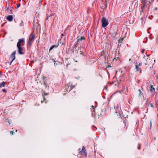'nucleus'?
I'll return each instance as SVG.
<instances>
[{
	"mask_svg": "<svg viewBox=\"0 0 158 158\" xmlns=\"http://www.w3.org/2000/svg\"><path fill=\"white\" fill-rule=\"evenodd\" d=\"M150 106H151V107H153V108L154 107L152 103L151 104Z\"/></svg>",
	"mask_w": 158,
	"mask_h": 158,
	"instance_id": "obj_25",
	"label": "nucleus"
},
{
	"mask_svg": "<svg viewBox=\"0 0 158 158\" xmlns=\"http://www.w3.org/2000/svg\"><path fill=\"white\" fill-rule=\"evenodd\" d=\"M82 151H80V153H82Z\"/></svg>",
	"mask_w": 158,
	"mask_h": 158,
	"instance_id": "obj_35",
	"label": "nucleus"
},
{
	"mask_svg": "<svg viewBox=\"0 0 158 158\" xmlns=\"http://www.w3.org/2000/svg\"><path fill=\"white\" fill-rule=\"evenodd\" d=\"M66 91H68V90H67L66 89Z\"/></svg>",
	"mask_w": 158,
	"mask_h": 158,
	"instance_id": "obj_40",
	"label": "nucleus"
},
{
	"mask_svg": "<svg viewBox=\"0 0 158 158\" xmlns=\"http://www.w3.org/2000/svg\"><path fill=\"white\" fill-rule=\"evenodd\" d=\"M102 26L103 27H105L108 24V21L105 17H103L102 20Z\"/></svg>",
	"mask_w": 158,
	"mask_h": 158,
	"instance_id": "obj_2",
	"label": "nucleus"
},
{
	"mask_svg": "<svg viewBox=\"0 0 158 158\" xmlns=\"http://www.w3.org/2000/svg\"><path fill=\"white\" fill-rule=\"evenodd\" d=\"M85 40V38L83 36H81L80 38L77 39V43L80 42L82 40Z\"/></svg>",
	"mask_w": 158,
	"mask_h": 158,
	"instance_id": "obj_9",
	"label": "nucleus"
},
{
	"mask_svg": "<svg viewBox=\"0 0 158 158\" xmlns=\"http://www.w3.org/2000/svg\"><path fill=\"white\" fill-rule=\"evenodd\" d=\"M157 78L158 79V77H157Z\"/></svg>",
	"mask_w": 158,
	"mask_h": 158,
	"instance_id": "obj_38",
	"label": "nucleus"
},
{
	"mask_svg": "<svg viewBox=\"0 0 158 158\" xmlns=\"http://www.w3.org/2000/svg\"><path fill=\"white\" fill-rule=\"evenodd\" d=\"M13 61H12V60H11V61L10 62V65H11V63H12V62Z\"/></svg>",
	"mask_w": 158,
	"mask_h": 158,
	"instance_id": "obj_28",
	"label": "nucleus"
},
{
	"mask_svg": "<svg viewBox=\"0 0 158 158\" xmlns=\"http://www.w3.org/2000/svg\"><path fill=\"white\" fill-rule=\"evenodd\" d=\"M79 43V42H78V43L77 42V43L75 45V48L77 47L78 46Z\"/></svg>",
	"mask_w": 158,
	"mask_h": 158,
	"instance_id": "obj_20",
	"label": "nucleus"
},
{
	"mask_svg": "<svg viewBox=\"0 0 158 158\" xmlns=\"http://www.w3.org/2000/svg\"><path fill=\"white\" fill-rule=\"evenodd\" d=\"M5 82L3 81L0 84V88L2 87H4L5 86Z\"/></svg>",
	"mask_w": 158,
	"mask_h": 158,
	"instance_id": "obj_12",
	"label": "nucleus"
},
{
	"mask_svg": "<svg viewBox=\"0 0 158 158\" xmlns=\"http://www.w3.org/2000/svg\"><path fill=\"white\" fill-rule=\"evenodd\" d=\"M153 0H151L152 1H152H153Z\"/></svg>",
	"mask_w": 158,
	"mask_h": 158,
	"instance_id": "obj_39",
	"label": "nucleus"
},
{
	"mask_svg": "<svg viewBox=\"0 0 158 158\" xmlns=\"http://www.w3.org/2000/svg\"><path fill=\"white\" fill-rule=\"evenodd\" d=\"M157 89H158V82H157Z\"/></svg>",
	"mask_w": 158,
	"mask_h": 158,
	"instance_id": "obj_34",
	"label": "nucleus"
},
{
	"mask_svg": "<svg viewBox=\"0 0 158 158\" xmlns=\"http://www.w3.org/2000/svg\"><path fill=\"white\" fill-rule=\"evenodd\" d=\"M61 36H62V37H63V36H64V35H63V34H61Z\"/></svg>",
	"mask_w": 158,
	"mask_h": 158,
	"instance_id": "obj_30",
	"label": "nucleus"
},
{
	"mask_svg": "<svg viewBox=\"0 0 158 158\" xmlns=\"http://www.w3.org/2000/svg\"><path fill=\"white\" fill-rule=\"evenodd\" d=\"M150 127H152V123H151H151H150Z\"/></svg>",
	"mask_w": 158,
	"mask_h": 158,
	"instance_id": "obj_32",
	"label": "nucleus"
},
{
	"mask_svg": "<svg viewBox=\"0 0 158 158\" xmlns=\"http://www.w3.org/2000/svg\"><path fill=\"white\" fill-rule=\"evenodd\" d=\"M135 69L137 71H139L140 69L139 67V66L137 65H135Z\"/></svg>",
	"mask_w": 158,
	"mask_h": 158,
	"instance_id": "obj_15",
	"label": "nucleus"
},
{
	"mask_svg": "<svg viewBox=\"0 0 158 158\" xmlns=\"http://www.w3.org/2000/svg\"><path fill=\"white\" fill-rule=\"evenodd\" d=\"M148 61H151L150 59H148V58H147V60H146V61L144 63V64L145 65H151V64L149 63H148Z\"/></svg>",
	"mask_w": 158,
	"mask_h": 158,
	"instance_id": "obj_11",
	"label": "nucleus"
},
{
	"mask_svg": "<svg viewBox=\"0 0 158 158\" xmlns=\"http://www.w3.org/2000/svg\"><path fill=\"white\" fill-rule=\"evenodd\" d=\"M50 19L51 20V21H52V20L53 19L52 18L51 19Z\"/></svg>",
	"mask_w": 158,
	"mask_h": 158,
	"instance_id": "obj_31",
	"label": "nucleus"
},
{
	"mask_svg": "<svg viewBox=\"0 0 158 158\" xmlns=\"http://www.w3.org/2000/svg\"><path fill=\"white\" fill-rule=\"evenodd\" d=\"M6 19L8 21H11L13 20V17L12 15H9L7 17Z\"/></svg>",
	"mask_w": 158,
	"mask_h": 158,
	"instance_id": "obj_6",
	"label": "nucleus"
},
{
	"mask_svg": "<svg viewBox=\"0 0 158 158\" xmlns=\"http://www.w3.org/2000/svg\"><path fill=\"white\" fill-rule=\"evenodd\" d=\"M17 46L18 48V53L20 54H23L24 53L22 52L23 48L21 46V45H19L18 44H17Z\"/></svg>",
	"mask_w": 158,
	"mask_h": 158,
	"instance_id": "obj_3",
	"label": "nucleus"
},
{
	"mask_svg": "<svg viewBox=\"0 0 158 158\" xmlns=\"http://www.w3.org/2000/svg\"><path fill=\"white\" fill-rule=\"evenodd\" d=\"M23 42L24 43V39L23 38H22L21 39H19V41L18 42L17 44H19V45H21V43Z\"/></svg>",
	"mask_w": 158,
	"mask_h": 158,
	"instance_id": "obj_7",
	"label": "nucleus"
},
{
	"mask_svg": "<svg viewBox=\"0 0 158 158\" xmlns=\"http://www.w3.org/2000/svg\"><path fill=\"white\" fill-rule=\"evenodd\" d=\"M140 144L139 143V146L138 147V149L139 150L140 149Z\"/></svg>",
	"mask_w": 158,
	"mask_h": 158,
	"instance_id": "obj_22",
	"label": "nucleus"
},
{
	"mask_svg": "<svg viewBox=\"0 0 158 158\" xmlns=\"http://www.w3.org/2000/svg\"><path fill=\"white\" fill-rule=\"evenodd\" d=\"M50 12H48V13L47 14V18L46 19L45 22H47V21L48 20V19H49L50 17H52V16L54 15V14L53 13L50 14Z\"/></svg>",
	"mask_w": 158,
	"mask_h": 158,
	"instance_id": "obj_5",
	"label": "nucleus"
},
{
	"mask_svg": "<svg viewBox=\"0 0 158 158\" xmlns=\"http://www.w3.org/2000/svg\"><path fill=\"white\" fill-rule=\"evenodd\" d=\"M16 53V51H15L10 56V59L12 60V61L14 60L15 59Z\"/></svg>",
	"mask_w": 158,
	"mask_h": 158,
	"instance_id": "obj_4",
	"label": "nucleus"
},
{
	"mask_svg": "<svg viewBox=\"0 0 158 158\" xmlns=\"http://www.w3.org/2000/svg\"><path fill=\"white\" fill-rule=\"evenodd\" d=\"M151 61H148V63H150L151 64V62H154V63H153L152 64L153 65L154 63V62H155V60H154L153 59H152L151 60H150Z\"/></svg>",
	"mask_w": 158,
	"mask_h": 158,
	"instance_id": "obj_13",
	"label": "nucleus"
},
{
	"mask_svg": "<svg viewBox=\"0 0 158 158\" xmlns=\"http://www.w3.org/2000/svg\"><path fill=\"white\" fill-rule=\"evenodd\" d=\"M131 60V59H130L129 60V61H130V60Z\"/></svg>",
	"mask_w": 158,
	"mask_h": 158,
	"instance_id": "obj_36",
	"label": "nucleus"
},
{
	"mask_svg": "<svg viewBox=\"0 0 158 158\" xmlns=\"http://www.w3.org/2000/svg\"><path fill=\"white\" fill-rule=\"evenodd\" d=\"M24 25L22 21H21V23L20 24V26H23Z\"/></svg>",
	"mask_w": 158,
	"mask_h": 158,
	"instance_id": "obj_17",
	"label": "nucleus"
},
{
	"mask_svg": "<svg viewBox=\"0 0 158 158\" xmlns=\"http://www.w3.org/2000/svg\"><path fill=\"white\" fill-rule=\"evenodd\" d=\"M35 39V35L32 33L30 34L29 36V40L27 43V45L29 46L31 45Z\"/></svg>",
	"mask_w": 158,
	"mask_h": 158,
	"instance_id": "obj_1",
	"label": "nucleus"
},
{
	"mask_svg": "<svg viewBox=\"0 0 158 158\" xmlns=\"http://www.w3.org/2000/svg\"><path fill=\"white\" fill-rule=\"evenodd\" d=\"M151 89L150 91L152 92L153 91V90H154L155 88L153 87V85H151Z\"/></svg>",
	"mask_w": 158,
	"mask_h": 158,
	"instance_id": "obj_16",
	"label": "nucleus"
},
{
	"mask_svg": "<svg viewBox=\"0 0 158 158\" xmlns=\"http://www.w3.org/2000/svg\"><path fill=\"white\" fill-rule=\"evenodd\" d=\"M75 61H76V62H77V61H76V60H75V59H73Z\"/></svg>",
	"mask_w": 158,
	"mask_h": 158,
	"instance_id": "obj_33",
	"label": "nucleus"
},
{
	"mask_svg": "<svg viewBox=\"0 0 158 158\" xmlns=\"http://www.w3.org/2000/svg\"><path fill=\"white\" fill-rule=\"evenodd\" d=\"M8 123H9V124H10V121H8Z\"/></svg>",
	"mask_w": 158,
	"mask_h": 158,
	"instance_id": "obj_29",
	"label": "nucleus"
},
{
	"mask_svg": "<svg viewBox=\"0 0 158 158\" xmlns=\"http://www.w3.org/2000/svg\"><path fill=\"white\" fill-rule=\"evenodd\" d=\"M10 135H13V131H11L10 132Z\"/></svg>",
	"mask_w": 158,
	"mask_h": 158,
	"instance_id": "obj_23",
	"label": "nucleus"
},
{
	"mask_svg": "<svg viewBox=\"0 0 158 158\" xmlns=\"http://www.w3.org/2000/svg\"><path fill=\"white\" fill-rule=\"evenodd\" d=\"M54 62H56V61L55 60H54ZM58 64L57 63H54V66H57V65Z\"/></svg>",
	"mask_w": 158,
	"mask_h": 158,
	"instance_id": "obj_21",
	"label": "nucleus"
},
{
	"mask_svg": "<svg viewBox=\"0 0 158 158\" xmlns=\"http://www.w3.org/2000/svg\"><path fill=\"white\" fill-rule=\"evenodd\" d=\"M59 44H57V45H52L50 48L49 51H50L51 50H52L54 48H56L58 47Z\"/></svg>",
	"mask_w": 158,
	"mask_h": 158,
	"instance_id": "obj_8",
	"label": "nucleus"
},
{
	"mask_svg": "<svg viewBox=\"0 0 158 158\" xmlns=\"http://www.w3.org/2000/svg\"><path fill=\"white\" fill-rule=\"evenodd\" d=\"M69 86H70V90H69V91H70V90L72 89L74 87V86H73V85H71V84L69 83V84H68L67 86H66V88L67 89V88L68 87H69Z\"/></svg>",
	"mask_w": 158,
	"mask_h": 158,
	"instance_id": "obj_10",
	"label": "nucleus"
},
{
	"mask_svg": "<svg viewBox=\"0 0 158 158\" xmlns=\"http://www.w3.org/2000/svg\"><path fill=\"white\" fill-rule=\"evenodd\" d=\"M124 39V38L123 37V38L120 39L118 40V43H122V42L123 40Z\"/></svg>",
	"mask_w": 158,
	"mask_h": 158,
	"instance_id": "obj_14",
	"label": "nucleus"
},
{
	"mask_svg": "<svg viewBox=\"0 0 158 158\" xmlns=\"http://www.w3.org/2000/svg\"><path fill=\"white\" fill-rule=\"evenodd\" d=\"M145 51L144 49H143L142 50V53H143L144 52V51Z\"/></svg>",
	"mask_w": 158,
	"mask_h": 158,
	"instance_id": "obj_27",
	"label": "nucleus"
},
{
	"mask_svg": "<svg viewBox=\"0 0 158 158\" xmlns=\"http://www.w3.org/2000/svg\"><path fill=\"white\" fill-rule=\"evenodd\" d=\"M19 0L20 1H21V0Z\"/></svg>",
	"mask_w": 158,
	"mask_h": 158,
	"instance_id": "obj_41",
	"label": "nucleus"
},
{
	"mask_svg": "<svg viewBox=\"0 0 158 158\" xmlns=\"http://www.w3.org/2000/svg\"><path fill=\"white\" fill-rule=\"evenodd\" d=\"M139 90L140 92V91H140V89H139Z\"/></svg>",
	"mask_w": 158,
	"mask_h": 158,
	"instance_id": "obj_37",
	"label": "nucleus"
},
{
	"mask_svg": "<svg viewBox=\"0 0 158 158\" xmlns=\"http://www.w3.org/2000/svg\"><path fill=\"white\" fill-rule=\"evenodd\" d=\"M20 6V4H18V5H17L16 7V9H18L19 7Z\"/></svg>",
	"mask_w": 158,
	"mask_h": 158,
	"instance_id": "obj_18",
	"label": "nucleus"
},
{
	"mask_svg": "<svg viewBox=\"0 0 158 158\" xmlns=\"http://www.w3.org/2000/svg\"><path fill=\"white\" fill-rule=\"evenodd\" d=\"M85 148L84 147H82V152H84V151H85Z\"/></svg>",
	"mask_w": 158,
	"mask_h": 158,
	"instance_id": "obj_19",
	"label": "nucleus"
},
{
	"mask_svg": "<svg viewBox=\"0 0 158 158\" xmlns=\"http://www.w3.org/2000/svg\"><path fill=\"white\" fill-rule=\"evenodd\" d=\"M2 91L3 92H6V90L5 89H3L2 90Z\"/></svg>",
	"mask_w": 158,
	"mask_h": 158,
	"instance_id": "obj_24",
	"label": "nucleus"
},
{
	"mask_svg": "<svg viewBox=\"0 0 158 158\" xmlns=\"http://www.w3.org/2000/svg\"><path fill=\"white\" fill-rule=\"evenodd\" d=\"M141 63H139V64L138 65L139 66H140L141 65Z\"/></svg>",
	"mask_w": 158,
	"mask_h": 158,
	"instance_id": "obj_26",
	"label": "nucleus"
}]
</instances>
